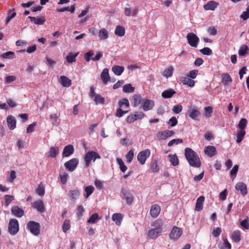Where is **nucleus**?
Here are the masks:
<instances>
[{"mask_svg":"<svg viewBox=\"0 0 249 249\" xmlns=\"http://www.w3.org/2000/svg\"><path fill=\"white\" fill-rule=\"evenodd\" d=\"M184 156L190 166L195 168H199L201 163L197 154L191 148H186Z\"/></svg>","mask_w":249,"mask_h":249,"instance_id":"1","label":"nucleus"},{"mask_svg":"<svg viewBox=\"0 0 249 249\" xmlns=\"http://www.w3.org/2000/svg\"><path fill=\"white\" fill-rule=\"evenodd\" d=\"M84 159L86 167H88L92 160H93V161H95L96 159H100L101 156L98 153L93 151H91L86 154Z\"/></svg>","mask_w":249,"mask_h":249,"instance_id":"2","label":"nucleus"},{"mask_svg":"<svg viewBox=\"0 0 249 249\" xmlns=\"http://www.w3.org/2000/svg\"><path fill=\"white\" fill-rule=\"evenodd\" d=\"M19 231L18 221L14 218L10 220L8 224V231L12 235H15Z\"/></svg>","mask_w":249,"mask_h":249,"instance_id":"3","label":"nucleus"},{"mask_svg":"<svg viewBox=\"0 0 249 249\" xmlns=\"http://www.w3.org/2000/svg\"><path fill=\"white\" fill-rule=\"evenodd\" d=\"M27 228L35 235H37L40 232V225L37 222L30 221L27 223Z\"/></svg>","mask_w":249,"mask_h":249,"instance_id":"4","label":"nucleus"},{"mask_svg":"<svg viewBox=\"0 0 249 249\" xmlns=\"http://www.w3.org/2000/svg\"><path fill=\"white\" fill-rule=\"evenodd\" d=\"M150 155V150L146 149L139 152L137 155V160L139 162L143 165Z\"/></svg>","mask_w":249,"mask_h":249,"instance_id":"5","label":"nucleus"},{"mask_svg":"<svg viewBox=\"0 0 249 249\" xmlns=\"http://www.w3.org/2000/svg\"><path fill=\"white\" fill-rule=\"evenodd\" d=\"M79 163V160L77 158H73L64 163L66 169L70 171H73L77 167Z\"/></svg>","mask_w":249,"mask_h":249,"instance_id":"6","label":"nucleus"},{"mask_svg":"<svg viewBox=\"0 0 249 249\" xmlns=\"http://www.w3.org/2000/svg\"><path fill=\"white\" fill-rule=\"evenodd\" d=\"M186 38L189 44L193 47H196L199 41V38L196 35L193 33H189L186 36Z\"/></svg>","mask_w":249,"mask_h":249,"instance_id":"7","label":"nucleus"},{"mask_svg":"<svg viewBox=\"0 0 249 249\" xmlns=\"http://www.w3.org/2000/svg\"><path fill=\"white\" fill-rule=\"evenodd\" d=\"M93 55V51L92 50L89 51L85 54L84 58L87 62H89L90 59L94 61H97L99 60L103 56L102 53L100 52L96 53L95 57L91 58Z\"/></svg>","mask_w":249,"mask_h":249,"instance_id":"8","label":"nucleus"},{"mask_svg":"<svg viewBox=\"0 0 249 249\" xmlns=\"http://www.w3.org/2000/svg\"><path fill=\"white\" fill-rule=\"evenodd\" d=\"M175 132L174 131L165 130L164 131H159L157 134V137L159 140H163L173 136Z\"/></svg>","mask_w":249,"mask_h":249,"instance_id":"9","label":"nucleus"},{"mask_svg":"<svg viewBox=\"0 0 249 249\" xmlns=\"http://www.w3.org/2000/svg\"><path fill=\"white\" fill-rule=\"evenodd\" d=\"M182 231L180 228L174 226L169 234L171 239L177 240L182 234Z\"/></svg>","mask_w":249,"mask_h":249,"instance_id":"10","label":"nucleus"},{"mask_svg":"<svg viewBox=\"0 0 249 249\" xmlns=\"http://www.w3.org/2000/svg\"><path fill=\"white\" fill-rule=\"evenodd\" d=\"M154 105V101L145 98L143 99L141 107L144 111H147L152 109Z\"/></svg>","mask_w":249,"mask_h":249,"instance_id":"11","label":"nucleus"},{"mask_svg":"<svg viewBox=\"0 0 249 249\" xmlns=\"http://www.w3.org/2000/svg\"><path fill=\"white\" fill-rule=\"evenodd\" d=\"M161 209L158 204H154L151 206L150 210V214L153 218H157L160 213Z\"/></svg>","mask_w":249,"mask_h":249,"instance_id":"12","label":"nucleus"},{"mask_svg":"<svg viewBox=\"0 0 249 249\" xmlns=\"http://www.w3.org/2000/svg\"><path fill=\"white\" fill-rule=\"evenodd\" d=\"M11 213L13 215L18 218L21 217L24 214V212L23 209L17 206L12 207Z\"/></svg>","mask_w":249,"mask_h":249,"instance_id":"13","label":"nucleus"},{"mask_svg":"<svg viewBox=\"0 0 249 249\" xmlns=\"http://www.w3.org/2000/svg\"><path fill=\"white\" fill-rule=\"evenodd\" d=\"M161 232L162 231L160 230L153 228L148 231L147 235L148 238L155 239L160 236Z\"/></svg>","mask_w":249,"mask_h":249,"instance_id":"14","label":"nucleus"},{"mask_svg":"<svg viewBox=\"0 0 249 249\" xmlns=\"http://www.w3.org/2000/svg\"><path fill=\"white\" fill-rule=\"evenodd\" d=\"M235 189L237 191H240L241 194L243 196H245L247 194V185L243 182H238L235 185Z\"/></svg>","mask_w":249,"mask_h":249,"instance_id":"15","label":"nucleus"},{"mask_svg":"<svg viewBox=\"0 0 249 249\" xmlns=\"http://www.w3.org/2000/svg\"><path fill=\"white\" fill-rule=\"evenodd\" d=\"M74 148L72 145L69 144L66 146L62 152L63 157H68L73 154Z\"/></svg>","mask_w":249,"mask_h":249,"instance_id":"16","label":"nucleus"},{"mask_svg":"<svg viewBox=\"0 0 249 249\" xmlns=\"http://www.w3.org/2000/svg\"><path fill=\"white\" fill-rule=\"evenodd\" d=\"M33 206L40 213L44 212L45 210V206L42 200H38L35 201Z\"/></svg>","mask_w":249,"mask_h":249,"instance_id":"17","label":"nucleus"},{"mask_svg":"<svg viewBox=\"0 0 249 249\" xmlns=\"http://www.w3.org/2000/svg\"><path fill=\"white\" fill-rule=\"evenodd\" d=\"M60 83L64 87H69L71 85V81L66 76L62 75L60 77Z\"/></svg>","mask_w":249,"mask_h":249,"instance_id":"18","label":"nucleus"},{"mask_svg":"<svg viewBox=\"0 0 249 249\" xmlns=\"http://www.w3.org/2000/svg\"><path fill=\"white\" fill-rule=\"evenodd\" d=\"M7 122L9 128L10 130L14 129L16 127V121L12 115H9L7 118Z\"/></svg>","mask_w":249,"mask_h":249,"instance_id":"19","label":"nucleus"},{"mask_svg":"<svg viewBox=\"0 0 249 249\" xmlns=\"http://www.w3.org/2000/svg\"><path fill=\"white\" fill-rule=\"evenodd\" d=\"M216 148L213 146H207L204 148V153L210 157L213 156L216 153Z\"/></svg>","mask_w":249,"mask_h":249,"instance_id":"20","label":"nucleus"},{"mask_svg":"<svg viewBox=\"0 0 249 249\" xmlns=\"http://www.w3.org/2000/svg\"><path fill=\"white\" fill-rule=\"evenodd\" d=\"M101 78L103 83L104 84H107L110 79L108 69L105 68L103 69L102 73H101Z\"/></svg>","mask_w":249,"mask_h":249,"instance_id":"21","label":"nucleus"},{"mask_svg":"<svg viewBox=\"0 0 249 249\" xmlns=\"http://www.w3.org/2000/svg\"><path fill=\"white\" fill-rule=\"evenodd\" d=\"M219 5L218 2L213 0L209 1L204 5V8L206 10H214Z\"/></svg>","mask_w":249,"mask_h":249,"instance_id":"22","label":"nucleus"},{"mask_svg":"<svg viewBox=\"0 0 249 249\" xmlns=\"http://www.w3.org/2000/svg\"><path fill=\"white\" fill-rule=\"evenodd\" d=\"M176 92L172 89L165 90L161 93V96L164 99H168L171 98Z\"/></svg>","mask_w":249,"mask_h":249,"instance_id":"23","label":"nucleus"},{"mask_svg":"<svg viewBox=\"0 0 249 249\" xmlns=\"http://www.w3.org/2000/svg\"><path fill=\"white\" fill-rule=\"evenodd\" d=\"M123 218V215L120 213H116L112 215V219L117 225L120 226Z\"/></svg>","mask_w":249,"mask_h":249,"instance_id":"24","label":"nucleus"},{"mask_svg":"<svg viewBox=\"0 0 249 249\" xmlns=\"http://www.w3.org/2000/svg\"><path fill=\"white\" fill-rule=\"evenodd\" d=\"M163 225V221L162 219L159 218L154 221L151 226L154 228L160 230V231H162V226Z\"/></svg>","mask_w":249,"mask_h":249,"instance_id":"25","label":"nucleus"},{"mask_svg":"<svg viewBox=\"0 0 249 249\" xmlns=\"http://www.w3.org/2000/svg\"><path fill=\"white\" fill-rule=\"evenodd\" d=\"M249 53V48L247 45H243L240 46L238 50L239 56H243L248 54Z\"/></svg>","mask_w":249,"mask_h":249,"instance_id":"26","label":"nucleus"},{"mask_svg":"<svg viewBox=\"0 0 249 249\" xmlns=\"http://www.w3.org/2000/svg\"><path fill=\"white\" fill-rule=\"evenodd\" d=\"M181 82L183 85H187L191 88L194 87L195 85V81L188 76L183 77Z\"/></svg>","mask_w":249,"mask_h":249,"instance_id":"27","label":"nucleus"},{"mask_svg":"<svg viewBox=\"0 0 249 249\" xmlns=\"http://www.w3.org/2000/svg\"><path fill=\"white\" fill-rule=\"evenodd\" d=\"M204 197L202 196H200L196 200L195 210L199 211L203 208V203L204 201Z\"/></svg>","mask_w":249,"mask_h":249,"instance_id":"28","label":"nucleus"},{"mask_svg":"<svg viewBox=\"0 0 249 249\" xmlns=\"http://www.w3.org/2000/svg\"><path fill=\"white\" fill-rule=\"evenodd\" d=\"M29 18H30L32 22H33L36 25H42L46 21V19L43 17L36 18L35 17L29 16Z\"/></svg>","mask_w":249,"mask_h":249,"instance_id":"29","label":"nucleus"},{"mask_svg":"<svg viewBox=\"0 0 249 249\" xmlns=\"http://www.w3.org/2000/svg\"><path fill=\"white\" fill-rule=\"evenodd\" d=\"M133 106L134 107H138L140 105L142 104L143 99L142 96L138 94H134L133 97Z\"/></svg>","mask_w":249,"mask_h":249,"instance_id":"30","label":"nucleus"},{"mask_svg":"<svg viewBox=\"0 0 249 249\" xmlns=\"http://www.w3.org/2000/svg\"><path fill=\"white\" fill-rule=\"evenodd\" d=\"M231 237L232 240L235 243L239 242L241 239V232L239 230L234 231L231 234Z\"/></svg>","mask_w":249,"mask_h":249,"instance_id":"31","label":"nucleus"},{"mask_svg":"<svg viewBox=\"0 0 249 249\" xmlns=\"http://www.w3.org/2000/svg\"><path fill=\"white\" fill-rule=\"evenodd\" d=\"M123 199H124L126 200L127 203L130 204L132 202L133 200V197L132 195L130 194L129 192L126 191H123Z\"/></svg>","mask_w":249,"mask_h":249,"instance_id":"32","label":"nucleus"},{"mask_svg":"<svg viewBox=\"0 0 249 249\" xmlns=\"http://www.w3.org/2000/svg\"><path fill=\"white\" fill-rule=\"evenodd\" d=\"M200 115L199 110L196 107L191 110L189 113V116L194 120H198L197 117Z\"/></svg>","mask_w":249,"mask_h":249,"instance_id":"33","label":"nucleus"},{"mask_svg":"<svg viewBox=\"0 0 249 249\" xmlns=\"http://www.w3.org/2000/svg\"><path fill=\"white\" fill-rule=\"evenodd\" d=\"M112 71L116 75H120L124 71V68L123 66H120L118 65L114 66L112 68Z\"/></svg>","mask_w":249,"mask_h":249,"instance_id":"34","label":"nucleus"},{"mask_svg":"<svg viewBox=\"0 0 249 249\" xmlns=\"http://www.w3.org/2000/svg\"><path fill=\"white\" fill-rule=\"evenodd\" d=\"M99 37L101 40H106L108 37V33L105 28H102L99 32Z\"/></svg>","mask_w":249,"mask_h":249,"instance_id":"35","label":"nucleus"},{"mask_svg":"<svg viewBox=\"0 0 249 249\" xmlns=\"http://www.w3.org/2000/svg\"><path fill=\"white\" fill-rule=\"evenodd\" d=\"M70 197L72 200L77 199L80 196V192L78 189L70 191Z\"/></svg>","mask_w":249,"mask_h":249,"instance_id":"36","label":"nucleus"},{"mask_svg":"<svg viewBox=\"0 0 249 249\" xmlns=\"http://www.w3.org/2000/svg\"><path fill=\"white\" fill-rule=\"evenodd\" d=\"M59 152V148L57 146L52 147L49 150L48 157L55 158Z\"/></svg>","mask_w":249,"mask_h":249,"instance_id":"37","label":"nucleus"},{"mask_svg":"<svg viewBox=\"0 0 249 249\" xmlns=\"http://www.w3.org/2000/svg\"><path fill=\"white\" fill-rule=\"evenodd\" d=\"M168 157L169 159V161L173 166H176L178 164V163H179L178 159L176 154L169 155L168 156Z\"/></svg>","mask_w":249,"mask_h":249,"instance_id":"38","label":"nucleus"},{"mask_svg":"<svg viewBox=\"0 0 249 249\" xmlns=\"http://www.w3.org/2000/svg\"><path fill=\"white\" fill-rule=\"evenodd\" d=\"M115 34L119 36H122L125 34V29L123 26L118 25L115 28Z\"/></svg>","mask_w":249,"mask_h":249,"instance_id":"39","label":"nucleus"},{"mask_svg":"<svg viewBox=\"0 0 249 249\" xmlns=\"http://www.w3.org/2000/svg\"><path fill=\"white\" fill-rule=\"evenodd\" d=\"M99 219L98 214L97 213H94L90 216L87 222L90 224H94Z\"/></svg>","mask_w":249,"mask_h":249,"instance_id":"40","label":"nucleus"},{"mask_svg":"<svg viewBox=\"0 0 249 249\" xmlns=\"http://www.w3.org/2000/svg\"><path fill=\"white\" fill-rule=\"evenodd\" d=\"M78 53H70L69 55L67 56V61L68 63H71L73 62H75L76 61V57L78 54Z\"/></svg>","mask_w":249,"mask_h":249,"instance_id":"41","label":"nucleus"},{"mask_svg":"<svg viewBox=\"0 0 249 249\" xmlns=\"http://www.w3.org/2000/svg\"><path fill=\"white\" fill-rule=\"evenodd\" d=\"M85 191L86 193V195L85 196L86 198H87L89 196L91 195L94 191V188L93 186L89 185L85 187Z\"/></svg>","mask_w":249,"mask_h":249,"instance_id":"42","label":"nucleus"},{"mask_svg":"<svg viewBox=\"0 0 249 249\" xmlns=\"http://www.w3.org/2000/svg\"><path fill=\"white\" fill-rule=\"evenodd\" d=\"M232 81L231 77L228 73H224L222 75V82L224 85H227L229 83L231 82Z\"/></svg>","mask_w":249,"mask_h":249,"instance_id":"43","label":"nucleus"},{"mask_svg":"<svg viewBox=\"0 0 249 249\" xmlns=\"http://www.w3.org/2000/svg\"><path fill=\"white\" fill-rule=\"evenodd\" d=\"M173 70L174 69L172 67H169L164 70L163 71L162 75L167 78L171 77L173 75Z\"/></svg>","mask_w":249,"mask_h":249,"instance_id":"44","label":"nucleus"},{"mask_svg":"<svg viewBox=\"0 0 249 249\" xmlns=\"http://www.w3.org/2000/svg\"><path fill=\"white\" fill-rule=\"evenodd\" d=\"M117 163L119 165L120 170L123 173L125 172L126 171L127 167L124 164L123 160L121 159L117 158Z\"/></svg>","mask_w":249,"mask_h":249,"instance_id":"45","label":"nucleus"},{"mask_svg":"<svg viewBox=\"0 0 249 249\" xmlns=\"http://www.w3.org/2000/svg\"><path fill=\"white\" fill-rule=\"evenodd\" d=\"M135 88L132 86L130 84H125L123 87V91L126 93L133 92Z\"/></svg>","mask_w":249,"mask_h":249,"instance_id":"46","label":"nucleus"},{"mask_svg":"<svg viewBox=\"0 0 249 249\" xmlns=\"http://www.w3.org/2000/svg\"><path fill=\"white\" fill-rule=\"evenodd\" d=\"M246 132L244 130H240L237 133L236 142L240 143L242 142L245 135Z\"/></svg>","mask_w":249,"mask_h":249,"instance_id":"47","label":"nucleus"},{"mask_svg":"<svg viewBox=\"0 0 249 249\" xmlns=\"http://www.w3.org/2000/svg\"><path fill=\"white\" fill-rule=\"evenodd\" d=\"M70 220L68 219H65L62 225L63 232L66 233L70 229Z\"/></svg>","mask_w":249,"mask_h":249,"instance_id":"48","label":"nucleus"},{"mask_svg":"<svg viewBox=\"0 0 249 249\" xmlns=\"http://www.w3.org/2000/svg\"><path fill=\"white\" fill-rule=\"evenodd\" d=\"M247 125V120L245 118H242L238 124V127L240 130H244Z\"/></svg>","mask_w":249,"mask_h":249,"instance_id":"49","label":"nucleus"},{"mask_svg":"<svg viewBox=\"0 0 249 249\" xmlns=\"http://www.w3.org/2000/svg\"><path fill=\"white\" fill-rule=\"evenodd\" d=\"M239 166L238 165H234L232 169L230 171V176L233 179L235 178L238 170Z\"/></svg>","mask_w":249,"mask_h":249,"instance_id":"50","label":"nucleus"},{"mask_svg":"<svg viewBox=\"0 0 249 249\" xmlns=\"http://www.w3.org/2000/svg\"><path fill=\"white\" fill-rule=\"evenodd\" d=\"M68 174L66 172H64L62 174H60V180L61 183L62 184H65L66 183L68 180Z\"/></svg>","mask_w":249,"mask_h":249,"instance_id":"51","label":"nucleus"},{"mask_svg":"<svg viewBox=\"0 0 249 249\" xmlns=\"http://www.w3.org/2000/svg\"><path fill=\"white\" fill-rule=\"evenodd\" d=\"M223 244L219 247L220 249H231V246L227 238L223 239Z\"/></svg>","mask_w":249,"mask_h":249,"instance_id":"52","label":"nucleus"},{"mask_svg":"<svg viewBox=\"0 0 249 249\" xmlns=\"http://www.w3.org/2000/svg\"><path fill=\"white\" fill-rule=\"evenodd\" d=\"M198 74V71L197 70H193L190 71L187 74V76L192 78V79H195Z\"/></svg>","mask_w":249,"mask_h":249,"instance_id":"53","label":"nucleus"},{"mask_svg":"<svg viewBox=\"0 0 249 249\" xmlns=\"http://www.w3.org/2000/svg\"><path fill=\"white\" fill-rule=\"evenodd\" d=\"M118 105L120 107H123L124 106L126 107H129V101L127 99H123L122 100H120L118 102Z\"/></svg>","mask_w":249,"mask_h":249,"instance_id":"54","label":"nucleus"},{"mask_svg":"<svg viewBox=\"0 0 249 249\" xmlns=\"http://www.w3.org/2000/svg\"><path fill=\"white\" fill-rule=\"evenodd\" d=\"M240 225L243 230H249V222L248 218L247 217L246 219L241 221L240 222Z\"/></svg>","mask_w":249,"mask_h":249,"instance_id":"55","label":"nucleus"},{"mask_svg":"<svg viewBox=\"0 0 249 249\" xmlns=\"http://www.w3.org/2000/svg\"><path fill=\"white\" fill-rule=\"evenodd\" d=\"M133 157H134L133 151L132 150H130L127 152V153L126 155V157H125L126 160V162L128 163L131 162L133 159Z\"/></svg>","mask_w":249,"mask_h":249,"instance_id":"56","label":"nucleus"},{"mask_svg":"<svg viewBox=\"0 0 249 249\" xmlns=\"http://www.w3.org/2000/svg\"><path fill=\"white\" fill-rule=\"evenodd\" d=\"M94 100L96 104H103L105 102L104 98L102 97L99 94H96L95 96Z\"/></svg>","mask_w":249,"mask_h":249,"instance_id":"57","label":"nucleus"},{"mask_svg":"<svg viewBox=\"0 0 249 249\" xmlns=\"http://www.w3.org/2000/svg\"><path fill=\"white\" fill-rule=\"evenodd\" d=\"M1 57L3 58H14L15 57V53L11 51L7 52L2 54Z\"/></svg>","mask_w":249,"mask_h":249,"instance_id":"58","label":"nucleus"},{"mask_svg":"<svg viewBox=\"0 0 249 249\" xmlns=\"http://www.w3.org/2000/svg\"><path fill=\"white\" fill-rule=\"evenodd\" d=\"M5 205L8 206L12 200L14 199V196L11 195H6L4 196Z\"/></svg>","mask_w":249,"mask_h":249,"instance_id":"59","label":"nucleus"},{"mask_svg":"<svg viewBox=\"0 0 249 249\" xmlns=\"http://www.w3.org/2000/svg\"><path fill=\"white\" fill-rule=\"evenodd\" d=\"M200 52L202 53L204 55H210L212 54L213 52L211 49L208 47H204L201 49Z\"/></svg>","mask_w":249,"mask_h":249,"instance_id":"60","label":"nucleus"},{"mask_svg":"<svg viewBox=\"0 0 249 249\" xmlns=\"http://www.w3.org/2000/svg\"><path fill=\"white\" fill-rule=\"evenodd\" d=\"M183 142V140L181 139H173L168 143V146L170 147L172 146L173 144H178L179 143H181Z\"/></svg>","mask_w":249,"mask_h":249,"instance_id":"61","label":"nucleus"},{"mask_svg":"<svg viewBox=\"0 0 249 249\" xmlns=\"http://www.w3.org/2000/svg\"><path fill=\"white\" fill-rule=\"evenodd\" d=\"M50 119L52 120L53 121V124L54 125H58L59 124V120H58V117L57 115V114H53L50 115Z\"/></svg>","mask_w":249,"mask_h":249,"instance_id":"62","label":"nucleus"},{"mask_svg":"<svg viewBox=\"0 0 249 249\" xmlns=\"http://www.w3.org/2000/svg\"><path fill=\"white\" fill-rule=\"evenodd\" d=\"M240 18L244 20H246L249 18V6L247 8L246 11H244L240 16Z\"/></svg>","mask_w":249,"mask_h":249,"instance_id":"63","label":"nucleus"},{"mask_svg":"<svg viewBox=\"0 0 249 249\" xmlns=\"http://www.w3.org/2000/svg\"><path fill=\"white\" fill-rule=\"evenodd\" d=\"M137 120L136 116L134 114H131L127 116L126 118V122L127 123H132Z\"/></svg>","mask_w":249,"mask_h":249,"instance_id":"64","label":"nucleus"}]
</instances>
